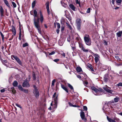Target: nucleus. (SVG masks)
<instances>
[{
  "instance_id": "obj_43",
  "label": "nucleus",
  "mask_w": 122,
  "mask_h": 122,
  "mask_svg": "<svg viewBox=\"0 0 122 122\" xmlns=\"http://www.w3.org/2000/svg\"><path fill=\"white\" fill-rule=\"evenodd\" d=\"M108 71H111L112 72H113V73H115L114 71L111 70V68L110 66H109V68H108Z\"/></svg>"
},
{
  "instance_id": "obj_26",
  "label": "nucleus",
  "mask_w": 122,
  "mask_h": 122,
  "mask_svg": "<svg viewBox=\"0 0 122 122\" xmlns=\"http://www.w3.org/2000/svg\"><path fill=\"white\" fill-rule=\"evenodd\" d=\"M119 100V98L118 97H116L114 98V100L115 102H118Z\"/></svg>"
},
{
  "instance_id": "obj_20",
  "label": "nucleus",
  "mask_w": 122,
  "mask_h": 122,
  "mask_svg": "<svg viewBox=\"0 0 122 122\" xmlns=\"http://www.w3.org/2000/svg\"><path fill=\"white\" fill-rule=\"evenodd\" d=\"M107 118L108 121L109 122H116L115 120L110 118H109L108 116H107Z\"/></svg>"
},
{
  "instance_id": "obj_21",
  "label": "nucleus",
  "mask_w": 122,
  "mask_h": 122,
  "mask_svg": "<svg viewBox=\"0 0 122 122\" xmlns=\"http://www.w3.org/2000/svg\"><path fill=\"white\" fill-rule=\"evenodd\" d=\"M91 89L92 90L96 92H99V91L94 86H92L91 87Z\"/></svg>"
},
{
  "instance_id": "obj_1",
  "label": "nucleus",
  "mask_w": 122,
  "mask_h": 122,
  "mask_svg": "<svg viewBox=\"0 0 122 122\" xmlns=\"http://www.w3.org/2000/svg\"><path fill=\"white\" fill-rule=\"evenodd\" d=\"M33 13L34 14V18L33 19L34 24L36 28L37 29L39 33L42 35L41 31V29L39 24V18L37 17V19L35 18L37 17V12L36 9H35L33 10Z\"/></svg>"
},
{
  "instance_id": "obj_23",
  "label": "nucleus",
  "mask_w": 122,
  "mask_h": 122,
  "mask_svg": "<svg viewBox=\"0 0 122 122\" xmlns=\"http://www.w3.org/2000/svg\"><path fill=\"white\" fill-rule=\"evenodd\" d=\"M4 2L5 3L8 7H10V5L9 4V3L8 1L7 0H3Z\"/></svg>"
},
{
  "instance_id": "obj_29",
  "label": "nucleus",
  "mask_w": 122,
  "mask_h": 122,
  "mask_svg": "<svg viewBox=\"0 0 122 122\" xmlns=\"http://www.w3.org/2000/svg\"><path fill=\"white\" fill-rule=\"evenodd\" d=\"M21 29H20V31L19 32V39L20 40H21Z\"/></svg>"
},
{
  "instance_id": "obj_7",
  "label": "nucleus",
  "mask_w": 122,
  "mask_h": 122,
  "mask_svg": "<svg viewBox=\"0 0 122 122\" xmlns=\"http://www.w3.org/2000/svg\"><path fill=\"white\" fill-rule=\"evenodd\" d=\"M80 116L82 120H83L85 122H86L87 119L85 118L84 112L83 111H81L80 112Z\"/></svg>"
},
{
  "instance_id": "obj_13",
  "label": "nucleus",
  "mask_w": 122,
  "mask_h": 122,
  "mask_svg": "<svg viewBox=\"0 0 122 122\" xmlns=\"http://www.w3.org/2000/svg\"><path fill=\"white\" fill-rule=\"evenodd\" d=\"M87 66L88 68L90 69V70L92 71H94V70L92 67V65L89 64L88 63L87 65Z\"/></svg>"
},
{
  "instance_id": "obj_59",
  "label": "nucleus",
  "mask_w": 122,
  "mask_h": 122,
  "mask_svg": "<svg viewBox=\"0 0 122 122\" xmlns=\"http://www.w3.org/2000/svg\"><path fill=\"white\" fill-rule=\"evenodd\" d=\"M5 91V89H1L0 90V92H3Z\"/></svg>"
},
{
  "instance_id": "obj_57",
  "label": "nucleus",
  "mask_w": 122,
  "mask_h": 122,
  "mask_svg": "<svg viewBox=\"0 0 122 122\" xmlns=\"http://www.w3.org/2000/svg\"><path fill=\"white\" fill-rule=\"evenodd\" d=\"M14 35H12V36L11 37V38H9V40L10 41L14 37Z\"/></svg>"
},
{
  "instance_id": "obj_16",
  "label": "nucleus",
  "mask_w": 122,
  "mask_h": 122,
  "mask_svg": "<svg viewBox=\"0 0 122 122\" xmlns=\"http://www.w3.org/2000/svg\"><path fill=\"white\" fill-rule=\"evenodd\" d=\"M117 37H120L122 35V31H119L117 34Z\"/></svg>"
},
{
  "instance_id": "obj_32",
  "label": "nucleus",
  "mask_w": 122,
  "mask_h": 122,
  "mask_svg": "<svg viewBox=\"0 0 122 122\" xmlns=\"http://www.w3.org/2000/svg\"><path fill=\"white\" fill-rule=\"evenodd\" d=\"M18 89L21 91H22L23 89L20 85H19L18 86Z\"/></svg>"
},
{
  "instance_id": "obj_24",
  "label": "nucleus",
  "mask_w": 122,
  "mask_h": 122,
  "mask_svg": "<svg viewBox=\"0 0 122 122\" xmlns=\"http://www.w3.org/2000/svg\"><path fill=\"white\" fill-rule=\"evenodd\" d=\"M76 70L78 72H80L81 71H82V70L81 68L80 67H78L76 68Z\"/></svg>"
},
{
  "instance_id": "obj_61",
  "label": "nucleus",
  "mask_w": 122,
  "mask_h": 122,
  "mask_svg": "<svg viewBox=\"0 0 122 122\" xmlns=\"http://www.w3.org/2000/svg\"><path fill=\"white\" fill-rule=\"evenodd\" d=\"M72 107H79L80 106H77L75 105H72Z\"/></svg>"
},
{
  "instance_id": "obj_60",
  "label": "nucleus",
  "mask_w": 122,
  "mask_h": 122,
  "mask_svg": "<svg viewBox=\"0 0 122 122\" xmlns=\"http://www.w3.org/2000/svg\"><path fill=\"white\" fill-rule=\"evenodd\" d=\"M71 47H72L73 46H75V44H74L72 43L71 45Z\"/></svg>"
},
{
  "instance_id": "obj_30",
  "label": "nucleus",
  "mask_w": 122,
  "mask_h": 122,
  "mask_svg": "<svg viewBox=\"0 0 122 122\" xmlns=\"http://www.w3.org/2000/svg\"><path fill=\"white\" fill-rule=\"evenodd\" d=\"M70 15L69 14V15H67L66 16L69 21H71V18L70 16Z\"/></svg>"
},
{
  "instance_id": "obj_18",
  "label": "nucleus",
  "mask_w": 122,
  "mask_h": 122,
  "mask_svg": "<svg viewBox=\"0 0 122 122\" xmlns=\"http://www.w3.org/2000/svg\"><path fill=\"white\" fill-rule=\"evenodd\" d=\"M108 75L106 74L104 76V80L105 82H107L108 80Z\"/></svg>"
},
{
  "instance_id": "obj_39",
  "label": "nucleus",
  "mask_w": 122,
  "mask_h": 122,
  "mask_svg": "<svg viewBox=\"0 0 122 122\" xmlns=\"http://www.w3.org/2000/svg\"><path fill=\"white\" fill-rule=\"evenodd\" d=\"M66 24L67 25V26L68 27V28H69L71 30L72 29V27H71V26L69 24H68L67 23H66Z\"/></svg>"
},
{
  "instance_id": "obj_52",
  "label": "nucleus",
  "mask_w": 122,
  "mask_h": 122,
  "mask_svg": "<svg viewBox=\"0 0 122 122\" xmlns=\"http://www.w3.org/2000/svg\"><path fill=\"white\" fill-rule=\"evenodd\" d=\"M90 8H89L86 11V12L87 13H89L90 12Z\"/></svg>"
},
{
  "instance_id": "obj_28",
  "label": "nucleus",
  "mask_w": 122,
  "mask_h": 122,
  "mask_svg": "<svg viewBox=\"0 0 122 122\" xmlns=\"http://www.w3.org/2000/svg\"><path fill=\"white\" fill-rule=\"evenodd\" d=\"M61 4L62 6L64 7H66L67 6V4L64 3L63 1H61Z\"/></svg>"
},
{
  "instance_id": "obj_48",
  "label": "nucleus",
  "mask_w": 122,
  "mask_h": 122,
  "mask_svg": "<svg viewBox=\"0 0 122 122\" xmlns=\"http://www.w3.org/2000/svg\"><path fill=\"white\" fill-rule=\"evenodd\" d=\"M14 87H13V88H12L11 89H12V92L14 94H15L16 92V91L15 90L14 88Z\"/></svg>"
},
{
  "instance_id": "obj_9",
  "label": "nucleus",
  "mask_w": 122,
  "mask_h": 122,
  "mask_svg": "<svg viewBox=\"0 0 122 122\" xmlns=\"http://www.w3.org/2000/svg\"><path fill=\"white\" fill-rule=\"evenodd\" d=\"M79 46L80 47L84 52H87L89 50L88 49H86L82 44H80Z\"/></svg>"
},
{
  "instance_id": "obj_33",
  "label": "nucleus",
  "mask_w": 122,
  "mask_h": 122,
  "mask_svg": "<svg viewBox=\"0 0 122 122\" xmlns=\"http://www.w3.org/2000/svg\"><path fill=\"white\" fill-rule=\"evenodd\" d=\"M22 91L23 92L26 93H28V90L25 89H23L22 90Z\"/></svg>"
},
{
  "instance_id": "obj_19",
  "label": "nucleus",
  "mask_w": 122,
  "mask_h": 122,
  "mask_svg": "<svg viewBox=\"0 0 122 122\" xmlns=\"http://www.w3.org/2000/svg\"><path fill=\"white\" fill-rule=\"evenodd\" d=\"M18 82L16 81H14L13 83V85L15 87H16L18 85Z\"/></svg>"
},
{
  "instance_id": "obj_3",
  "label": "nucleus",
  "mask_w": 122,
  "mask_h": 122,
  "mask_svg": "<svg viewBox=\"0 0 122 122\" xmlns=\"http://www.w3.org/2000/svg\"><path fill=\"white\" fill-rule=\"evenodd\" d=\"M33 87L34 89L33 91V92L34 95L36 97V98H38L39 97V92L38 90L37 87L35 85H34Z\"/></svg>"
},
{
  "instance_id": "obj_15",
  "label": "nucleus",
  "mask_w": 122,
  "mask_h": 122,
  "mask_svg": "<svg viewBox=\"0 0 122 122\" xmlns=\"http://www.w3.org/2000/svg\"><path fill=\"white\" fill-rule=\"evenodd\" d=\"M61 88L65 91L66 92L68 93V91L67 88L65 86L61 84Z\"/></svg>"
},
{
  "instance_id": "obj_37",
  "label": "nucleus",
  "mask_w": 122,
  "mask_h": 122,
  "mask_svg": "<svg viewBox=\"0 0 122 122\" xmlns=\"http://www.w3.org/2000/svg\"><path fill=\"white\" fill-rule=\"evenodd\" d=\"M65 15L66 16L68 15H69L70 14L68 11L67 10H66L65 11Z\"/></svg>"
},
{
  "instance_id": "obj_40",
  "label": "nucleus",
  "mask_w": 122,
  "mask_h": 122,
  "mask_svg": "<svg viewBox=\"0 0 122 122\" xmlns=\"http://www.w3.org/2000/svg\"><path fill=\"white\" fill-rule=\"evenodd\" d=\"M12 3L14 7L15 8L16 7V4L14 2H12Z\"/></svg>"
},
{
  "instance_id": "obj_11",
  "label": "nucleus",
  "mask_w": 122,
  "mask_h": 122,
  "mask_svg": "<svg viewBox=\"0 0 122 122\" xmlns=\"http://www.w3.org/2000/svg\"><path fill=\"white\" fill-rule=\"evenodd\" d=\"M39 13H40V20L41 22L42 23L43 21L44 20V18L43 15L42 14V13L41 10L39 11Z\"/></svg>"
},
{
  "instance_id": "obj_38",
  "label": "nucleus",
  "mask_w": 122,
  "mask_h": 122,
  "mask_svg": "<svg viewBox=\"0 0 122 122\" xmlns=\"http://www.w3.org/2000/svg\"><path fill=\"white\" fill-rule=\"evenodd\" d=\"M28 46V44L27 43H25L23 45V47H24Z\"/></svg>"
},
{
  "instance_id": "obj_25",
  "label": "nucleus",
  "mask_w": 122,
  "mask_h": 122,
  "mask_svg": "<svg viewBox=\"0 0 122 122\" xmlns=\"http://www.w3.org/2000/svg\"><path fill=\"white\" fill-rule=\"evenodd\" d=\"M109 68V66H108L106 65L103 66H102V68L103 69V71L106 70Z\"/></svg>"
},
{
  "instance_id": "obj_58",
  "label": "nucleus",
  "mask_w": 122,
  "mask_h": 122,
  "mask_svg": "<svg viewBox=\"0 0 122 122\" xmlns=\"http://www.w3.org/2000/svg\"><path fill=\"white\" fill-rule=\"evenodd\" d=\"M1 36L2 37V40L3 41H4V35L3 34L2 35H1Z\"/></svg>"
},
{
  "instance_id": "obj_35",
  "label": "nucleus",
  "mask_w": 122,
  "mask_h": 122,
  "mask_svg": "<svg viewBox=\"0 0 122 122\" xmlns=\"http://www.w3.org/2000/svg\"><path fill=\"white\" fill-rule=\"evenodd\" d=\"M0 10L1 14H2L3 13H4V10L3 9L2 7L1 6L0 7Z\"/></svg>"
},
{
  "instance_id": "obj_49",
  "label": "nucleus",
  "mask_w": 122,
  "mask_h": 122,
  "mask_svg": "<svg viewBox=\"0 0 122 122\" xmlns=\"http://www.w3.org/2000/svg\"><path fill=\"white\" fill-rule=\"evenodd\" d=\"M75 1L76 2V3L77 4H78L80 6V2L78 0H75Z\"/></svg>"
},
{
  "instance_id": "obj_54",
  "label": "nucleus",
  "mask_w": 122,
  "mask_h": 122,
  "mask_svg": "<svg viewBox=\"0 0 122 122\" xmlns=\"http://www.w3.org/2000/svg\"><path fill=\"white\" fill-rule=\"evenodd\" d=\"M83 83L84 84V85L85 86V85H87L88 84V82L87 81H83Z\"/></svg>"
},
{
  "instance_id": "obj_64",
  "label": "nucleus",
  "mask_w": 122,
  "mask_h": 122,
  "mask_svg": "<svg viewBox=\"0 0 122 122\" xmlns=\"http://www.w3.org/2000/svg\"><path fill=\"white\" fill-rule=\"evenodd\" d=\"M59 29H57L56 30V31L57 33L58 34L59 32Z\"/></svg>"
},
{
  "instance_id": "obj_62",
  "label": "nucleus",
  "mask_w": 122,
  "mask_h": 122,
  "mask_svg": "<svg viewBox=\"0 0 122 122\" xmlns=\"http://www.w3.org/2000/svg\"><path fill=\"white\" fill-rule=\"evenodd\" d=\"M104 43L105 45H107V42L106 41H104Z\"/></svg>"
},
{
  "instance_id": "obj_6",
  "label": "nucleus",
  "mask_w": 122,
  "mask_h": 122,
  "mask_svg": "<svg viewBox=\"0 0 122 122\" xmlns=\"http://www.w3.org/2000/svg\"><path fill=\"white\" fill-rule=\"evenodd\" d=\"M22 86L24 87H28L30 86V85L28 83V81L26 79L22 84Z\"/></svg>"
},
{
  "instance_id": "obj_45",
  "label": "nucleus",
  "mask_w": 122,
  "mask_h": 122,
  "mask_svg": "<svg viewBox=\"0 0 122 122\" xmlns=\"http://www.w3.org/2000/svg\"><path fill=\"white\" fill-rule=\"evenodd\" d=\"M55 79L53 80L52 81L51 83V86H53L54 85V84L55 82Z\"/></svg>"
},
{
  "instance_id": "obj_5",
  "label": "nucleus",
  "mask_w": 122,
  "mask_h": 122,
  "mask_svg": "<svg viewBox=\"0 0 122 122\" xmlns=\"http://www.w3.org/2000/svg\"><path fill=\"white\" fill-rule=\"evenodd\" d=\"M84 40L86 45L90 46L91 44V41L90 38L88 37L85 36L84 37Z\"/></svg>"
},
{
  "instance_id": "obj_56",
  "label": "nucleus",
  "mask_w": 122,
  "mask_h": 122,
  "mask_svg": "<svg viewBox=\"0 0 122 122\" xmlns=\"http://www.w3.org/2000/svg\"><path fill=\"white\" fill-rule=\"evenodd\" d=\"M53 61L55 62H57L59 61V59H56L54 60Z\"/></svg>"
},
{
  "instance_id": "obj_36",
  "label": "nucleus",
  "mask_w": 122,
  "mask_h": 122,
  "mask_svg": "<svg viewBox=\"0 0 122 122\" xmlns=\"http://www.w3.org/2000/svg\"><path fill=\"white\" fill-rule=\"evenodd\" d=\"M81 25H76L77 29L79 31L81 29Z\"/></svg>"
},
{
  "instance_id": "obj_17",
  "label": "nucleus",
  "mask_w": 122,
  "mask_h": 122,
  "mask_svg": "<svg viewBox=\"0 0 122 122\" xmlns=\"http://www.w3.org/2000/svg\"><path fill=\"white\" fill-rule=\"evenodd\" d=\"M81 19L79 18H78L76 20V25H81Z\"/></svg>"
},
{
  "instance_id": "obj_14",
  "label": "nucleus",
  "mask_w": 122,
  "mask_h": 122,
  "mask_svg": "<svg viewBox=\"0 0 122 122\" xmlns=\"http://www.w3.org/2000/svg\"><path fill=\"white\" fill-rule=\"evenodd\" d=\"M12 31L14 36H15L16 33V30L15 27L13 26H11Z\"/></svg>"
},
{
  "instance_id": "obj_12",
  "label": "nucleus",
  "mask_w": 122,
  "mask_h": 122,
  "mask_svg": "<svg viewBox=\"0 0 122 122\" xmlns=\"http://www.w3.org/2000/svg\"><path fill=\"white\" fill-rule=\"evenodd\" d=\"M103 89L106 92L109 93H112L113 91L112 90H110L108 89L107 87H104Z\"/></svg>"
},
{
  "instance_id": "obj_53",
  "label": "nucleus",
  "mask_w": 122,
  "mask_h": 122,
  "mask_svg": "<svg viewBox=\"0 0 122 122\" xmlns=\"http://www.w3.org/2000/svg\"><path fill=\"white\" fill-rule=\"evenodd\" d=\"M83 109L84 110L87 111V107L86 106H83Z\"/></svg>"
},
{
  "instance_id": "obj_34",
  "label": "nucleus",
  "mask_w": 122,
  "mask_h": 122,
  "mask_svg": "<svg viewBox=\"0 0 122 122\" xmlns=\"http://www.w3.org/2000/svg\"><path fill=\"white\" fill-rule=\"evenodd\" d=\"M68 86L70 88L71 90H73V86L71 84L68 83Z\"/></svg>"
},
{
  "instance_id": "obj_2",
  "label": "nucleus",
  "mask_w": 122,
  "mask_h": 122,
  "mask_svg": "<svg viewBox=\"0 0 122 122\" xmlns=\"http://www.w3.org/2000/svg\"><path fill=\"white\" fill-rule=\"evenodd\" d=\"M57 97L56 92L55 93L53 96V98L54 101L52 102L51 104V105L52 106L53 109H56L57 107L58 100Z\"/></svg>"
},
{
  "instance_id": "obj_46",
  "label": "nucleus",
  "mask_w": 122,
  "mask_h": 122,
  "mask_svg": "<svg viewBox=\"0 0 122 122\" xmlns=\"http://www.w3.org/2000/svg\"><path fill=\"white\" fill-rule=\"evenodd\" d=\"M71 49L73 51V52H72V53L73 54V52L76 50V49L75 46L74 47L73 46L72 47H71Z\"/></svg>"
},
{
  "instance_id": "obj_27",
  "label": "nucleus",
  "mask_w": 122,
  "mask_h": 122,
  "mask_svg": "<svg viewBox=\"0 0 122 122\" xmlns=\"http://www.w3.org/2000/svg\"><path fill=\"white\" fill-rule=\"evenodd\" d=\"M122 0H116V2L118 5H120L121 4Z\"/></svg>"
},
{
  "instance_id": "obj_50",
  "label": "nucleus",
  "mask_w": 122,
  "mask_h": 122,
  "mask_svg": "<svg viewBox=\"0 0 122 122\" xmlns=\"http://www.w3.org/2000/svg\"><path fill=\"white\" fill-rule=\"evenodd\" d=\"M117 86H122V83L120 82L117 85Z\"/></svg>"
},
{
  "instance_id": "obj_8",
  "label": "nucleus",
  "mask_w": 122,
  "mask_h": 122,
  "mask_svg": "<svg viewBox=\"0 0 122 122\" xmlns=\"http://www.w3.org/2000/svg\"><path fill=\"white\" fill-rule=\"evenodd\" d=\"M94 56L95 57V60L96 63H97L99 61L100 56L99 55L97 54H94Z\"/></svg>"
},
{
  "instance_id": "obj_31",
  "label": "nucleus",
  "mask_w": 122,
  "mask_h": 122,
  "mask_svg": "<svg viewBox=\"0 0 122 122\" xmlns=\"http://www.w3.org/2000/svg\"><path fill=\"white\" fill-rule=\"evenodd\" d=\"M36 4V1H34L32 4V8H34V7Z\"/></svg>"
},
{
  "instance_id": "obj_41",
  "label": "nucleus",
  "mask_w": 122,
  "mask_h": 122,
  "mask_svg": "<svg viewBox=\"0 0 122 122\" xmlns=\"http://www.w3.org/2000/svg\"><path fill=\"white\" fill-rule=\"evenodd\" d=\"M56 24L57 26V28L58 29H59L60 28V24L57 22L56 23Z\"/></svg>"
},
{
  "instance_id": "obj_63",
  "label": "nucleus",
  "mask_w": 122,
  "mask_h": 122,
  "mask_svg": "<svg viewBox=\"0 0 122 122\" xmlns=\"http://www.w3.org/2000/svg\"><path fill=\"white\" fill-rule=\"evenodd\" d=\"M77 76L80 79L81 78V76L80 75H77Z\"/></svg>"
},
{
  "instance_id": "obj_55",
  "label": "nucleus",
  "mask_w": 122,
  "mask_h": 122,
  "mask_svg": "<svg viewBox=\"0 0 122 122\" xmlns=\"http://www.w3.org/2000/svg\"><path fill=\"white\" fill-rule=\"evenodd\" d=\"M16 105L18 107H19L20 108H22L21 106L20 105H19L18 104L16 103Z\"/></svg>"
},
{
  "instance_id": "obj_42",
  "label": "nucleus",
  "mask_w": 122,
  "mask_h": 122,
  "mask_svg": "<svg viewBox=\"0 0 122 122\" xmlns=\"http://www.w3.org/2000/svg\"><path fill=\"white\" fill-rule=\"evenodd\" d=\"M32 76L33 79L34 80H35L36 79V76L35 74L34 73H33Z\"/></svg>"
},
{
  "instance_id": "obj_51",
  "label": "nucleus",
  "mask_w": 122,
  "mask_h": 122,
  "mask_svg": "<svg viewBox=\"0 0 122 122\" xmlns=\"http://www.w3.org/2000/svg\"><path fill=\"white\" fill-rule=\"evenodd\" d=\"M55 53V52L54 51H53L52 52H51L49 53V55H52L54 54Z\"/></svg>"
},
{
  "instance_id": "obj_22",
  "label": "nucleus",
  "mask_w": 122,
  "mask_h": 122,
  "mask_svg": "<svg viewBox=\"0 0 122 122\" xmlns=\"http://www.w3.org/2000/svg\"><path fill=\"white\" fill-rule=\"evenodd\" d=\"M69 6L72 10L73 11H75V7L73 4H70Z\"/></svg>"
},
{
  "instance_id": "obj_47",
  "label": "nucleus",
  "mask_w": 122,
  "mask_h": 122,
  "mask_svg": "<svg viewBox=\"0 0 122 122\" xmlns=\"http://www.w3.org/2000/svg\"><path fill=\"white\" fill-rule=\"evenodd\" d=\"M112 93H108L106 94V96L107 97H110L112 95Z\"/></svg>"
},
{
  "instance_id": "obj_44",
  "label": "nucleus",
  "mask_w": 122,
  "mask_h": 122,
  "mask_svg": "<svg viewBox=\"0 0 122 122\" xmlns=\"http://www.w3.org/2000/svg\"><path fill=\"white\" fill-rule=\"evenodd\" d=\"M115 57L116 58V59L117 60L119 61H120L121 60L119 58V57L117 56H115Z\"/></svg>"
},
{
  "instance_id": "obj_4",
  "label": "nucleus",
  "mask_w": 122,
  "mask_h": 122,
  "mask_svg": "<svg viewBox=\"0 0 122 122\" xmlns=\"http://www.w3.org/2000/svg\"><path fill=\"white\" fill-rule=\"evenodd\" d=\"M11 59L13 60H14V59H13V58H14L20 65H22V62L20 59L18 57L12 55L11 56Z\"/></svg>"
},
{
  "instance_id": "obj_10",
  "label": "nucleus",
  "mask_w": 122,
  "mask_h": 122,
  "mask_svg": "<svg viewBox=\"0 0 122 122\" xmlns=\"http://www.w3.org/2000/svg\"><path fill=\"white\" fill-rule=\"evenodd\" d=\"M46 8L47 9V10L48 14L49 15L50 14V13L49 9V2H46Z\"/></svg>"
}]
</instances>
